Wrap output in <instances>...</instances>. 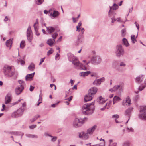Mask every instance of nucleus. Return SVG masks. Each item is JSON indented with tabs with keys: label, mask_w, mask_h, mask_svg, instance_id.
Here are the masks:
<instances>
[{
	"label": "nucleus",
	"mask_w": 146,
	"mask_h": 146,
	"mask_svg": "<svg viewBox=\"0 0 146 146\" xmlns=\"http://www.w3.org/2000/svg\"><path fill=\"white\" fill-rule=\"evenodd\" d=\"M112 103L111 101H110L108 103H107L106 104L107 105H108V107H107V109H108L109 107L111 105V103Z\"/></svg>",
	"instance_id": "nucleus-48"
},
{
	"label": "nucleus",
	"mask_w": 146,
	"mask_h": 146,
	"mask_svg": "<svg viewBox=\"0 0 146 146\" xmlns=\"http://www.w3.org/2000/svg\"><path fill=\"white\" fill-rule=\"evenodd\" d=\"M133 110V108L132 107H130L126 110L125 112V115L128 116L130 117L131 113Z\"/></svg>",
	"instance_id": "nucleus-15"
},
{
	"label": "nucleus",
	"mask_w": 146,
	"mask_h": 146,
	"mask_svg": "<svg viewBox=\"0 0 146 146\" xmlns=\"http://www.w3.org/2000/svg\"><path fill=\"white\" fill-rule=\"evenodd\" d=\"M11 116L13 118L18 117H19L16 111H15L12 113L11 114Z\"/></svg>",
	"instance_id": "nucleus-36"
},
{
	"label": "nucleus",
	"mask_w": 146,
	"mask_h": 146,
	"mask_svg": "<svg viewBox=\"0 0 146 146\" xmlns=\"http://www.w3.org/2000/svg\"><path fill=\"white\" fill-rule=\"evenodd\" d=\"M26 136L29 138H36V135H35L30 134H26Z\"/></svg>",
	"instance_id": "nucleus-35"
},
{
	"label": "nucleus",
	"mask_w": 146,
	"mask_h": 146,
	"mask_svg": "<svg viewBox=\"0 0 146 146\" xmlns=\"http://www.w3.org/2000/svg\"><path fill=\"white\" fill-rule=\"evenodd\" d=\"M120 66L125 67L126 66V64L123 62H121L120 64Z\"/></svg>",
	"instance_id": "nucleus-55"
},
{
	"label": "nucleus",
	"mask_w": 146,
	"mask_h": 146,
	"mask_svg": "<svg viewBox=\"0 0 146 146\" xmlns=\"http://www.w3.org/2000/svg\"><path fill=\"white\" fill-rule=\"evenodd\" d=\"M24 89V87H21L18 86L15 89V92L16 94L18 95L22 92Z\"/></svg>",
	"instance_id": "nucleus-11"
},
{
	"label": "nucleus",
	"mask_w": 146,
	"mask_h": 146,
	"mask_svg": "<svg viewBox=\"0 0 146 146\" xmlns=\"http://www.w3.org/2000/svg\"><path fill=\"white\" fill-rule=\"evenodd\" d=\"M81 42L82 41L80 40V36H78L77 38V40L76 43V45L77 46H78L81 43Z\"/></svg>",
	"instance_id": "nucleus-37"
},
{
	"label": "nucleus",
	"mask_w": 146,
	"mask_h": 146,
	"mask_svg": "<svg viewBox=\"0 0 146 146\" xmlns=\"http://www.w3.org/2000/svg\"><path fill=\"white\" fill-rule=\"evenodd\" d=\"M19 132H13L11 133L12 134L15 135H19Z\"/></svg>",
	"instance_id": "nucleus-51"
},
{
	"label": "nucleus",
	"mask_w": 146,
	"mask_h": 146,
	"mask_svg": "<svg viewBox=\"0 0 146 146\" xmlns=\"http://www.w3.org/2000/svg\"><path fill=\"white\" fill-rule=\"evenodd\" d=\"M36 125H32L29 126V128L31 129H33L34 128H36Z\"/></svg>",
	"instance_id": "nucleus-45"
},
{
	"label": "nucleus",
	"mask_w": 146,
	"mask_h": 146,
	"mask_svg": "<svg viewBox=\"0 0 146 146\" xmlns=\"http://www.w3.org/2000/svg\"><path fill=\"white\" fill-rule=\"evenodd\" d=\"M97 127V126L95 125L91 128H90L88 129L86 133L83 132L79 133V137L84 140L87 139L89 137V135H88V134H92Z\"/></svg>",
	"instance_id": "nucleus-2"
},
{
	"label": "nucleus",
	"mask_w": 146,
	"mask_h": 146,
	"mask_svg": "<svg viewBox=\"0 0 146 146\" xmlns=\"http://www.w3.org/2000/svg\"><path fill=\"white\" fill-rule=\"evenodd\" d=\"M60 55L57 53L55 56V58L56 60H58L59 58L58 57L60 56Z\"/></svg>",
	"instance_id": "nucleus-50"
},
{
	"label": "nucleus",
	"mask_w": 146,
	"mask_h": 146,
	"mask_svg": "<svg viewBox=\"0 0 146 146\" xmlns=\"http://www.w3.org/2000/svg\"><path fill=\"white\" fill-rule=\"evenodd\" d=\"M68 56L70 61L72 62L76 69L78 68V66L79 65L80 62L77 58L71 54H68Z\"/></svg>",
	"instance_id": "nucleus-3"
},
{
	"label": "nucleus",
	"mask_w": 146,
	"mask_h": 146,
	"mask_svg": "<svg viewBox=\"0 0 146 146\" xmlns=\"http://www.w3.org/2000/svg\"><path fill=\"white\" fill-rule=\"evenodd\" d=\"M76 30L77 31H78V32H80V28L79 27L77 26L76 27Z\"/></svg>",
	"instance_id": "nucleus-58"
},
{
	"label": "nucleus",
	"mask_w": 146,
	"mask_h": 146,
	"mask_svg": "<svg viewBox=\"0 0 146 146\" xmlns=\"http://www.w3.org/2000/svg\"><path fill=\"white\" fill-rule=\"evenodd\" d=\"M117 144V143H114L112 144L110 143H109V146H116Z\"/></svg>",
	"instance_id": "nucleus-52"
},
{
	"label": "nucleus",
	"mask_w": 146,
	"mask_h": 146,
	"mask_svg": "<svg viewBox=\"0 0 146 146\" xmlns=\"http://www.w3.org/2000/svg\"><path fill=\"white\" fill-rule=\"evenodd\" d=\"M92 96L89 94H87L85 96L84 98V101L85 102H87L91 100L92 98Z\"/></svg>",
	"instance_id": "nucleus-19"
},
{
	"label": "nucleus",
	"mask_w": 146,
	"mask_h": 146,
	"mask_svg": "<svg viewBox=\"0 0 146 146\" xmlns=\"http://www.w3.org/2000/svg\"><path fill=\"white\" fill-rule=\"evenodd\" d=\"M44 0H37V5H40L42 4Z\"/></svg>",
	"instance_id": "nucleus-43"
},
{
	"label": "nucleus",
	"mask_w": 146,
	"mask_h": 146,
	"mask_svg": "<svg viewBox=\"0 0 146 146\" xmlns=\"http://www.w3.org/2000/svg\"><path fill=\"white\" fill-rule=\"evenodd\" d=\"M119 6L116 3H114L113 5L111 7H110V10L108 13V15L109 16H110L111 14V11L112 9L113 10H116L118 9Z\"/></svg>",
	"instance_id": "nucleus-14"
},
{
	"label": "nucleus",
	"mask_w": 146,
	"mask_h": 146,
	"mask_svg": "<svg viewBox=\"0 0 146 146\" xmlns=\"http://www.w3.org/2000/svg\"><path fill=\"white\" fill-rule=\"evenodd\" d=\"M58 36V34L57 33H55L54 34L52 35V36L53 38V40L55 42V39Z\"/></svg>",
	"instance_id": "nucleus-39"
},
{
	"label": "nucleus",
	"mask_w": 146,
	"mask_h": 146,
	"mask_svg": "<svg viewBox=\"0 0 146 146\" xmlns=\"http://www.w3.org/2000/svg\"><path fill=\"white\" fill-rule=\"evenodd\" d=\"M106 100H105L104 98L101 96H100L97 99V102L99 104H101L105 103Z\"/></svg>",
	"instance_id": "nucleus-17"
},
{
	"label": "nucleus",
	"mask_w": 146,
	"mask_h": 146,
	"mask_svg": "<svg viewBox=\"0 0 146 146\" xmlns=\"http://www.w3.org/2000/svg\"><path fill=\"white\" fill-rule=\"evenodd\" d=\"M144 78V75H140L136 78V82L137 83H140L142 81Z\"/></svg>",
	"instance_id": "nucleus-16"
},
{
	"label": "nucleus",
	"mask_w": 146,
	"mask_h": 146,
	"mask_svg": "<svg viewBox=\"0 0 146 146\" xmlns=\"http://www.w3.org/2000/svg\"><path fill=\"white\" fill-rule=\"evenodd\" d=\"M94 102L91 103H87L84 104L82 109V111L83 114L85 115L91 114L94 112Z\"/></svg>",
	"instance_id": "nucleus-1"
},
{
	"label": "nucleus",
	"mask_w": 146,
	"mask_h": 146,
	"mask_svg": "<svg viewBox=\"0 0 146 146\" xmlns=\"http://www.w3.org/2000/svg\"><path fill=\"white\" fill-rule=\"evenodd\" d=\"M124 53V50L121 44L117 45L116 47V54L117 56L120 57L123 56Z\"/></svg>",
	"instance_id": "nucleus-7"
},
{
	"label": "nucleus",
	"mask_w": 146,
	"mask_h": 146,
	"mask_svg": "<svg viewBox=\"0 0 146 146\" xmlns=\"http://www.w3.org/2000/svg\"><path fill=\"white\" fill-rule=\"evenodd\" d=\"M11 95L9 94H7L5 98V104H7L9 103L11 101Z\"/></svg>",
	"instance_id": "nucleus-13"
},
{
	"label": "nucleus",
	"mask_w": 146,
	"mask_h": 146,
	"mask_svg": "<svg viewBox=\"0 0 146 146\" xmlns=\"http://www.w3.org/2000/svg\"><path fill=\"white\" fill-rule=\"evenodd\" d=\"M121 99L119 97L115 96L113 99V104H114L115 103L121 100Z\"/></svg>",
	"instance_id": "nucleus-24"
},
{
	"label": "nucleus",
	"mask_w": 146,
	"mask_h": 146,
	"mask_svg": "<svg viewBox=\"0 0 146 146\" xmlns=\"http://www.w3.org/2000/svg\"><path fill=\"white\" fill-rule=\"evenodd\" d=\"M59 13L56 11H54L53 13H51L50 15L52 16L53 17H55L59 15Z\"/></svg>",
	"instance_id": "nucleus-28"
},
{
	"label": "nucleus",
	"mask_w": 146,
	"mask_h": 146,
	"mask_svg": "<svg viewBox=\"0 0 146 146\" xmlns=\"http://www.w3.org/2000/svg\"><path fill=\"white\" fill-rule=\"evenodd\" d=\"M55 42L53 40H52L51 39H48L47 41V43L50 46H52Z\"/></svg>",
	"instance_id": "nucleus-27"
},
{
	"label": "nucleus",
	"mask_w": 146,
	"mask_h": 146,
	"mask_svg": "<svg viewBox=\"0 0 146 146\" xmlns=\"http://www.w3.org/2000/svg\"><path fill=\"white\" fill-rule=\"evenodd\" d=\"M35 73L34 72L30 74H27L25 77V79L26 81H30L32 80V78L34 76Z\"/></svg>",
	"instance_id": "nucleus-18"
},
{
	"label": "nucleus",
	"mask_w": 146,
	"mask_h": 146,
	"mask_svg": "<svg viewBox=\"0 0 146 146\" xmlns=\"http://www.w3.org/2000/svg\"><path fill=\"white\" fill-rule=\"evenodd\" d=\"M105 80V78L104 77H102L101 78L97 79L93 82V84L96 86L100 85L102 82L104 81Z\"/></svg>",
	"instance_id": "nucleus-10"
},
{
	"label": "nucleus",
	"mask_w": 146,
	"mask_h": 146,
	"mask_svg": "<svg viewBox=\"0 0 146 146\" xmlns=\"http://www.w3.org/2000/svg\"><path fill=\"white\" fill-rule=\"evenodd\" d=\"M34 88V87L33 86H32L31 85L30 86V87L29 90L30 91L32 92V91H33Z\"/></svg>",
	"instance_id": "nucleus-54"
},
{
	"label": "nucleus",
	"mask_w": 146,
	"mask_h": 146,
	"mask_svg": "<svg viewBox=\"0 0 146 146\" xmlns=\"http://www.w3.org/2000/svg\"><path fill=\"white\" fill-rule=\"evenodd\" d=\"M27 39L29 42H31L33 34L30 26H29L27 29Z\"/></svg>",
	"instance_id": "nucleus-9"
},
{
	"label": "nucleus",
	"mask_w": 146,
	"mask_h": 146,
	"mask_svg": "<svg viewBox=\"0 0 146 146\" xmlns=\"http://www.w3.org/2000/svg\"><path fill=\"white\" fill-rule=\"evenodd\" d=\"M72 19L73 20V22L74 23L76 22L78 20V19H76V18L74 17H72Z\"/></svg>",
	"instance_id": "nucleus-57"
},
{
	"label": "nucleus",
	"mask_w": 146,
	"mask_h": 146,
	"mask_svg": "<svg viewBox=\"0 0 146 146\" xmlns=\"http://www.w3.org/2000/svg\"><path fill=\"white\" fill-rule=\"evenodd\" d=\"M13 41L11 39H9L7 40L6 42V45L7 47H10L9 49H10L11 46Z\"/></svg>",
	"instance_id": "nucleus-23"
},
{
	"label": "nucleus",
	"mask_w": 146,
	"mask_h": 146,
	"mask_svg": "<svg viewBox=\"0 0 146 146\" xmlns=\"http://www.w3.org/2000/svg\"><path fill=\"white\" fill-rule=\"evenodd\" d=\"M72 98L73 96H71L69 98L65 99V100H68L69 102H70L72 100Z\"/></svg>",
	"instance_id": "nucleus-46"
},
{
	"label": "nucleus",
	"mask_w": 146,
	"mask_h": 146,
	"mask_svg": "<svg viewBox=\"0 0 146 146\" xmlns=\"http://www.w3.org/2000/svg\"><path fill=\"white\" fill-rule=\"evenodd\" d=\"M90 73V71L82 72L79 73V75L81 77H85L88 76Z\"/></svg>",
	"instance_id": "nucleus-21"
},
{
	"label": "nucleus",
	"mask_w": 146,
	"mask_h": 146,
	"mask_svg": "<svg viewBox=\"0 0 146 146\" xmlns=\"http://www.w3.org/2000/svg\"><path fill=\"white\" fill-rule=\"evenodd\" d=\"M25 46V42L24 41H22L20 45V47L21 48H23Z\"/></svg>",
	"instance_id": "nucleus-38"
},
{
	"label": "nucleus",
	"mask_w": 146,
	"mask_h": 146,
	"mask_svg": "<svg viewBox=\"0 0 146 146\" xmlns=\"http://www.w3.org/2000/svg\"><path fill=\"white\" fill-rule=\"evenodd\" d=\"M44 59H45V58H41V60H40V62L39 64V65H40V64H42V63L44 62Z\"/></svg>",
	"instance_id": "nucleus-56"
},
{
	"label": "nucleus",
	"mask_w": 146,
	"mask_h": 146,
	"mask_svg": "<svg viewBox=\"0 0 146 146\" xmlns=\"http://www.w3.org/2000/svg\"><path fill=\"white\" fill-rule=\"evenodd\" d=\"M18 82L19 84H20V86H19L21 87H24V86L25 84V82L23 81L22 80H18Z\"/></svg>",
	"instance_id": "nucleus-33"
},
{
	"label": "nucleus",
	"mask_w": 146,
	"mask_h": 146,
	"mask_svg": "<svg viewBox=\"0 0 146 146\" xmlns=\"http://www.w3.org/2000/svg\"><path fill=\"white\" fill-rule=\"evenodd\" d=\"M125 100L126 103H127L128 104V106H129L130 105L131 100L129 96L127 97L126 99Z\"/></svg>",
	"instance_id": "nucleus-31"
},
{
	"label": "nucleus",
	"mask_w": 146,
	"mask_h": 146,
	"mask_svg": "<svg viewBox=\"0 0 146 146\" xmlns=\"http://www.w3.org/2000/svg\"><path fill=\"white\" fill-rule=\"evenodd\" d=\"M24 110L25 109L24 108L22 107H20L17 110L16 112L19 117L21 116L23 114Z\"/></svg>",
	"instance_id": "nucleus-20"
},
{
	"label": "nucleus",
	"mask_w": 146,
	"mask_h": 146,
	"mask_svg": "<svg viewBox=\"0 0 146 146\" xmlns=\"http://www.w3.org/2000/svg\"><path fill=\"white\" fill-rule=\"evenodd\" d=\"M34 68L35 66L33 64H31L28 67V69L31 71H33Z\"/></svg>",
	"instance_id": "nucleus-34"
},
{
	"label": "nucleus",
	"mask_w": 146,
	"mask_h": 146,
	"mask_svg": "<svg viewBox=\"0 0 146 146\" xmlns=\"http://www.w3.org/2000/svg\"><path fill=\"white\" fill-rule=\"evenodd\" d=\"M114 21H120V18H118L116 19H115L114 18Z\"/></svg>",
	"instance_id": "nucleus-61"
},
{
	"label": "nucleus",
	"mask_w": 146,
	"mask_h": 146,
	"mask_svg": "<svg viewBox=\"0 0 146 146\" xmlns=\"http://www.w3.org/2000/svg\"><path fill=\"white\" fill-rule=\"evenodd\" d=\"M140 113L139 114L140 119L145 120L146 119V106H143L140 107Z\"/></svg>",
	"instance_id": "nucleus-6"
},
{
	"label": "nucleus",
	"mask_w": 146,
	"mask_h": 146,
	"mask_svg": "<svg viewBox=\"0 0 146 146\" xmlns=\"http://www.w3.org/2000/svg\"><path fill=\"white\" fill-rule=\"evenodd\" d=\"M131 39L132 40V42L134 44L135 43V42L137 41V40L135 38V35H132L131 36Z\"/></svg>",
	"instance_id": "nucleus-32"
},
{
	"label": "nucleus",
	"mask_w": 146,
	"mask_h": 146,
	"mask_svg": "<svg viewBox=\"0 0 146 146\" xmlns=\"http://www.w3.org/2000/svg\"><path fill=\"white\" fill-rule=\"evenodd\" d=\"M60 102L59 101L58 102H57L56 103L54 104H52L51 106V107H54V108L56 106V105H57Z\"/></svg>",
	"instance_id": "nucleus-53"
},
{
	"label": "nucleus",
	"mask_w": 146,
	"mask_h": 146,
	"mask_svg": "<svg viewBox=\"0 0 146 146\" xmlns=\"http://www.w3.org/2000/svg\"><path fill=\"white\" fill-rule=\"evenodd\" d=\"M122 41L124 44L125 45L126 47H128L129 46V44L126 39L124 38L123 39Z\"/></svg>",
	"instance_id": "nucleus-30"
},
{
	"label": "nucleus",
	"mask_w": 146,
	"mask_h": 146,
	"mask_svg": "<svg viewBox=\"0 0 146 146\" xmlns=\"http://www.w3.org/2000/svg\"><path fill=\"white\" fill-rule=\"evenodd\" d=\"M36 22L33 25V27L35 31V33L36 35Z\"/></svg>",
	"instance_id": "nucleus-44"
},
{
	"label": "nucleus",
	"mask_w": 146,
	"mask_h": 146,
	"mask_svg": "<svg viewBox=\"0 0 146 146\" xmlns=\"http://www.w3.org/2000/svg\"><path fill=\"white\" fill-rule=\"evenodd\" d=\"M120 86V85H116L113 88L110 89L109 90L111 92H115L119 88Z\"/></svg>",
	"instance_id": "nucleus-26"
},
{
	"label": "nucleus",
	"mask_w": 146,
	"mask_h": 146,
	"mask_svg": "<svg viewBox=\"0 0 146 146\" xmlns=\"http://www.w3.org/2000/svg\"><path fill=\"white\" fill-rule=\"evenodd\" d=\"M69 95V93L68 92H67V93H66V95L65 98H66Z\"/></svg>",
	"instance_id": "nucleus-63"
},
{
	"label": "nucleus",
	"mask_w": 146,
	"mask_h": 146,
	"mask_svg": "<svg viewBox=\"0 0 146 146\" xmlns=\"http://www.w3.org/2000/svg\"><path fill=\"white\" fill-rule=\"evenodd\" d=\"M101 62V58L100 56H93L91 60V63L94 65L98 64H100Z\"/></svg>",
	"instance_id": "nucleus-8"
},
{
	"label": "nucleus",
	"mask_w": 146,
	"mask_h": 146,
	"mask_svg": "<svg viewBox=\"0 0 146 146\" xmlns=\"http://www.w3.org/2000/svg\"><path fill=\"white\" fill-rule=\"evenodd\" d=\"M3 72L6 76L10 77L14 74V71L12 69V67L5 65L3 68Z\"/></svg>",
	"instance_id": "nucleus-4"
},
{
	"label": "nucleus",
	"mask_w": 146,
	"mask_h": 146,
	"mask_svg": "<svg viewBox=\"0 0 146 146\" xmlns=\"http://www.w3.org/2000/svg\"><path fill=\"white\" fill-rule=\"evenodd\" d=\"M53 52V50L51 49L50 50H48L47 53V55L48 56L50 55V54L52 53Z\"/></svg>",
	"instance_id": "nucleus-42"
},
{
	"label": "nucleus",
	"mask_w": 146,
	"mask_h": 146,
	"mask_svg": "<svg viewBox=\"0 0 146 146\" xmlns=\"http://www.w3.org/2000/svg\"><path fill=\"white\" fill-rule=\"evenodd\" d=\"M42 94L40 93L39 95V98L38 100V103L37 104V106H39L40 104L42 102Z\"/></svg>",
	"instance_id": "nucleus-29"
},
{
	"label": "nucleus",
	"mask_w": 146,
	"mask_h": 146,
	"mask_svg": "<svg viewBox=\"0 0 146 146\" xmlns=\"http://www.w3.org/2000/svg\"><path fill=\"white\" fill-rule=\"evenodd\" d=\"M126 102L125 100H124L122 103V104L123 106H125L127 105V104H126Z\"/></svg>",
	"instance_id": "nucleus-62"
},
{
	"label": "nucleus",
	"mask_w": 146,
	"mask_h": 146,
	"mask_svg": "<svg viewBox=\"0 0 146 146\" xmlns=\"http://www.w3.org/2000/svg\"><path fill=\"white\" fill-rule=\"evenodd\" d=\"M26 103L24 102V103H23L22 104V107H22L23 108H24H24L26 107Z\"/></svg>",
	"instance_id": "nucleus-59"
},
{
	"label": "nucleus",
	"mask_w": 146,
	"mask_h": 146,
	"mask_svg": "<svg viewBox=\"0 0 146 146\" xmlns=\"http://www.w3.org/2000/svg\"><path fill=\"white\" fill-rule=\"evenodd\" d=\"M52 137V138L51 139V141H55L57 138V137H53L52 136V137Z\"/></svg>",
	"instance_id": "nucleus-47"
},
{
	"label": "nucleus",
	"mask_w": 146,
	"mask_h": 146,
	"mask_svg": "<svg viewBox=\"0 0 146 146\" xmlns=\"http://www.w3.org/2000/svg\"><path fill=\"white\" fill-rule=\"evenodd\" d=\"M97 91V89L96 87H93L89 89L88 92V94L92 96L96 93Z\"/></svg>",
	"instance_id": "nucleus-12"
},
{
	"label": "nucleus",
	"mask_w": 146,
	"mask_h": 146,
	"mask_svg": "<svg viewBox=\"0 0 146 146\" xmlns=\"http://www.w3.org/2000/svg\"><path fill=\"white\" fill-rule=\"evenodd\" d=\"M145 86H145V85L142 84L139 87L138 89L140 91H142L144 88Z\"/></svg>",
	"instance_id": "nucleus-40"
},
{
	"label": "nucleus",
	"mask_w": 146,
	"mask_h": 146,
	"mask_svg": "<svg viewBox=\"0 0 146 146\" xmlns=\"http://www.w3.org/2000/svg\"><path fill=\"white\" fill-rule=\"evenodd\" d=\"M46 31L49 33H51L54 32L55 29L52 27H46Z\"/></svg>",
	"instance_id": "nucleus-22"
},
{
	"label": "nucleus",
	"mask_w": 146,
	"mask_h": 146,
	"mask_svg": "<svg viewBox=\"0 0 146 146\" xmlns=\"http://www.w3.org/2000/svg\"><path fill=\"white\" fill-rule=\"evenodd\" d=\"M87 120V118L86 117L79 119L76 118L75 119L73 123V126L75 128L80 127Z\"/></svg>",
	"instance_id": "nucleus-5"
},
{
	"label": "nucleus",
	"mask_w": 146,
	"mask_h": 146,
	"mask_svg": "<svg viewBox=\"0 0 146 146\" xmlns=\"http://www.w3.org/2000/svg\"><path fill=\"white\" fill-rule=\"evenodd\" d=\"M126 32V30L125 29H122L121 30V33L122 36H124L125 35Z\"/></svg>",
	"instance_id": "nucleus-41"
},
{
	"label": "nucleus",
	"mask_w": 146,
	"mask_h": 146,
	"mask_svg": "<svg viewBox=\"0 0 146 146\" xmlns=\"http://www.w3.org/2000/svg\"><path fill=\"white\" fill-rule=\"evenodd\" d=\"M20 62H21V64L22 65H24L25 63V62L23 60H20Z\"/></svg>",
	"instance_id": "nucleus-60"
},
{
	"label": "nucleus",
	"mask_w": 146,
	"mask_h": 146,
	"mask_svg": "<svg viewBox=\"0 0 146 146\" xmlns=\"http://www.w3.org/2000/svg\"><path fill=\"white\" fill-rule=\"evenodd\" d=\"M8 19L7 16H6L4 19V21H8Z\"/></svg>",
	"instance_id": "nucleus-64"
},
{
	"label": "nucleus",
	"mask_w": 146,
	"mask_h": 146,
	"mask_svg": "<svg viewBox=\"0 0 146 146\" xmlns=\"http://www.w3.org/2000/svg\"><path fill=\"white\" fill-rule=\"evenodd\" d=\"M119 115L117 114L114 115H113L112 116V117L113 118H116L117 119V118H119Z\"/></svg>",
	"instance_id": "nucleus-49"
},
{
	"label": "nucleus",
	"mask_w": 146,
	"mask_h": 146,
	"mask_svg": "<svg viewBox=\"0 0 146 146\" xmlns=\"http://www.w3.org/2000/svg\"><path fill=\"white\" fill-rule=\"evenodd\" d=\"M78 68H76V69H82L86 70H87L85 66H84L83 64L80 63H79V65L78 66Z\"/></svg>",
	"instance_id": "nucleus-25"
}]
</instances>
